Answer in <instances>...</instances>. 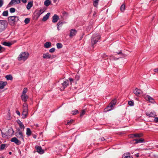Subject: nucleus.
<instances>
[{
    "mask_svg": "<svg viewBox=\"0 0 158 158\" xmlns=\"http://www.w3.org/2000/svg\"><path fill=\"white\" fill-rule=\"evenodd\" d=\"M29 55V53L27 52H22L20 54L18 57V60L19 61H25L28 59Z\"/></svg>",
    "mask_w": 158,
    "mask_h": 158,
    "instance_id": "nucleus-1",
    "label": "nucleus"
},
{
    "mask_svg": "<svg viewBox=\"0 0 158 158\" xmlns=\"http://www.w3.org/2000/svg\"><path fill=\"white\" fill-rule=\"evenodd\" d=\"M28 105L25 102L23 105V118H26L27 115L28 113Z\"/></svg>",
    "mask_w": 158,
    "mask_h": 158,
    "instance_id": "nucleus-2",
    "label": "nucleus"
},
{
    "mask_svg": "<svg viewBox=\"0 0 158 158\" xmlns=\"http://www.w3.org/2000/svg\"><path fill=\"white\" fill-rule=\"evenodd\" d=\"M101 38L100 36L98 33L94 34L91 38V43L92 46L97 43L99 40Z\"/></svg>",
    "mask_w": 158,
    "mask_h": 158,
    "instance_id": "nucleus-3",
    "label": "nucleus"
},
{
    "mask_svg": "<svg viewBox=\"0 0 158 158\" xmlns=\"http://www.w3.org/2000/svg\"><path fill=\"white\" fill-rule=\"evenodd\" d=\"M19 19V17L16 16H10L8 18L9 23L12 26L14 25L15 22L17 21Z\"/></svg>",
    "mask_w": 158,
    "mask_h": 158,
    "instance_id": "nucleus-4",
    "label": "nucleus"
},
{
    "mask_svg": "<svg viewBox=\"0 0 158 158\" xmlns=\"http://www.w3.org/2000/svg\"><path fill=\"white\" fill-rule=\"evenodd\" d=\"M7 24L5 20H0V32L3 31L6 28Z\"/></svg>",
    "mask_w": 158,
    "mask_h": 158,
    "instance_id": "nucleus-5",
    "label": "nucleus"
},
{
    "mask_svg": "<svg viewBox=\"0 0 158 158\" xmlns=\"http://www.w3.org/2000/svg\"><path fill=\"white\" fill-rule=\"evenodd\" d=\"M69 85V82L68 80H66L64 81V82L61 84L62 86L61 87L60 89L61 90H63Z\"/></svg>",
    "mask_w": 158,
    "mask_h": 158,
    "instance_id": "nucleus-6",
    "label": "nucleus"
},
{
    "mask_svg": "<svg viewBox=\"0 0 158 158\" xmlns=\"http://www.w3.org/2000/svg\"><path fill=\"white\" fill-rule=\"evenodd\" d=\"M16 136L20 140L23 141L24 140V137L22 132L21 131H19L18 132H16Z\"/></svg>",
    "mask_w": 158,
    "mask_h": 158,
    "instance_id": "nucleus-7",
    "label": "nucleus"
},
{
    "mask_svg": "<svg viewBox=\"0 0 158 158\" xmlns=\"http://www.w3.org/2000/svg\"><path fill=\"white\" fill-rule=\"evenodd\" d=\"M35 148L36 149L37 152L39 154H42L44 153V150L42 149L41 146H36Z\"/></svg>",
    "mask_w": 158,
    "mask_h": 158,
    "instance_id": "nucleus-8",
    "label": "nucleus"
},
{
    "mask_svg": "<svg viewBox=\"0 0 158 158\" xmlns=\"http://www.w3.org/2000/svg\"><path fill=\"white\" fill-rule=\"evenodd\" d=\"M21 2V0H11L9 5L12 6L13 5L19 4Z\"/></svg>",
    "mask_w": 158,
    "mask_h": 158,
    "instance_id": "nucleus-9",
    "label": "nucleus"
},
{
    "mask_svg": "<svg viewBox=\"0 0 158 158\" xmlns=\"http://www.w3.org/2000/svg\"><path fill=\"white\" fill-rule=\"evenodd\" d=\"M133 93L136 96H138L142 93V91L137 88H136L133 91Z\"/></svg>",
    "mask_w": 158,
    "mask_h": 158,
    "instance_id": "nucleus-10",
    "label": "nucleus"
},
{
    "mask_svg": "<svg viewBox=\"0 0 158 158\" xmlns=\"http://www.w3.org/2000/svg\"><path fill=\"white\" fill-rule=\"evenodd\" d=\"M11 141L14 142L17 145L20 144L21 143L20 141L19 140L16 138L14 137L11 139Z\"/></svg>",
    "mask_w": 158,
    "mask_h": 158,
    "instance_id": "nucleus-11",
    "label": "nucleus"
},
{
    "mask_svg": "<svg viewBox=\"0 0 158 158\" xmlns=\"http://www.w3.org/2000/svg\"><path fill=\"white\" fill-rule=\"evenodd\" d=\"M146 115L151 117H153L156 116V113L154 112H147L146 113Z\"/></svg>",
    "mask_w": 158,
    "mask_h": 158,
    "instance_id": "nucleus-12",
    "label": "nucleus"
},
{
    "mask_svg": "<svg viewBox=\"0 0 158 158\" xmlns=\"http://www.w3.org/2000/svg\"><path fill=\"white\" fill-rule=\"evenodd\" d=\"M7 83L6 81H0V89H2L7 85Z\"/></svg>",
    "mask_w": 158,
    "mask_h": 158,
    "instance_id": "nucleus-13",
    "label": "nucleus"
},
{
    "mask_svg": "<svg viewBox=\"0 0 158 158\" xmlns=\"http://www.w3.org/2000/svg\"><path fill=\"white\" fill-rule=\"evenodd\" d=\"M21 98L22 100L24 102H26L28 98V96L27 94L21 95Z\"/></svg>",
    "mask_w": 158,
    "mask_h": 158,
    "instance_id": "nucleus-14",
    "label": "nucleus"
},
{
    "mask_svg": "<svg viewBox=\"0 0 158 158\" xmlns=\"http://www.w3.org/2000/svg\"><path fill=\"white\" fill-rule=\"evenodd\" d=\"M59 17L56 14L54 15L52 17V21L53 23L57 22L59 19Z\"/></svg>",
    "mask_w": 158,
    "mask_h": 158,
    "instance_id": "nucleus-15",
    "label": "nucleus"
},
{
    "mask_svg": "<svg viewBox=\"0 0 158 158\" xmlns=\"http://www.w3.org/2000/svg\"><path fill=\"white\" fill-rule=\"evenodd\" d=\"M77 33V31L74 29H71L70 31V36L72 37L73 36L75 35Z\"/></svg>",
    "mask_w": 158,
    "mask_h": 158,
    "instance_id": "nucleus-16",
    "label": "nucleus"
},
{
    "mask_svg": "<svg viewBox=\"0 0 158 158\" xmlns=\"http://www.w3.org/2000/svg\"><path fill=\"white\" fill-rule=\"evenodd\" d=\"M51 56L48 53H44L43 54V58L45 59H49L50 58Z\"/></svg>",
    "mask_w": 158,
    "mask_h": 158,
    "instance_id": "nucleus-17",
    "label": "nucleus"
},
{
    "mask_svg": "<svg viewBox=\"0 0 158 158\" xmlns=\"http://www.w3.org/2000/svg\"><path fill=\"white\" fill-rule=\"evenodd\" d=\"M145 99L146 100L148 101L149 102L151 103H154V99L149 96H147L145 97Z\"/></svg>",
    "mask_w": 158,
    "mask_h": 158,
    "instance_id": "nucleus-18",
    "label": "nucleus"
},
{
    "mask_svg": "<svg viewBox=\"0 0 158 158\" xmlns=\"http://www.w3.org/2000/svg\"><path fill=\"white\" fill-rule=\"evenodd\" d=\"M17 122L19 124L20 128L24 130L25 128L24 126L21 121L19 120H18Z\"/></svg>",
    "mask_w": 158,
    "mask_h": 158,
    "instance_id": "nucleus-19",
    "label": "nucleus"
},
{
    "mask_svg": "<svg viewBox=\"0 0 158 158\" xmlns=\"http://www.w3.org/2000/svg\"><path fill=\"white\" fill-rule=\"evenodd\" d=\"M50 14V13H48L45 16L43 17L42 19V21L44 22L46 21L49 18Z\"/></svg>",
    "mask_w": 158,
    "mask_h": 158,
    "instance_id": "nucleus-20",
    "label": "nucleus"
},
{
    "mask_svg": "<svg viewBox=\"0 0 158 158\" xmlns=\"http://www.w3.org/2000/svg\"><path fill=\"white\" fill-rule=\"evenodd\" d=\"M116 103V100L114 99L112 100L110 103L109 104V106H108V107H110L112 108L115 105Z\"/></svg>",
    "mask_w": 158,
    "mask_h": 158,
    "instance_id": "nucleus-21",
    "label": "nucleus"
},
{
    "mask_svg": "<svg viewBox=\"0 0 158 158\" xmlns=\"http://www.w3.org/2000/svg\"><path fill=\"white\" fill-rule=\"evenodd\" d=\"M33 6V2H28L26 8L27 10H29Z\"/></svg>",
    "mask_w": 158,
    "mask_h": 158,
    "instance_id": "nucleus-22",
    "label": "nucleus"
},
{
    "mask_svg": "<svg viewBox=\"0 0 158 158\" xmlns=\"http://www.w3.org/2000/svg\"><path fill=\"white\" fill-rule=\"evenodd\" d=\"M130 154L129 153H124L123 155V158H133L132 156H130Z\"/></svg>",
    "mask_w": 158,
    "mask_h": 158,
    "instance_id": "nucleus-23",
    "label": "nucleus"
},
{
    "mask_svg": "<svg viewBox=\"0 0 158 158\" xmlns=\"http://www.w3.org/2000/svg\"><path fill=\"white\" fill-rule=\"evenodd\" d=\"M51 3L50 0H46L44 2V5L46 6H48Z\"/></svg>",
    "mask_w": 158,
    "mask_h": 158,
    "instance_id": "nucleus-24",
    "label": "nucleus"
},
{
    "mask_svg": "<svg viewBox=\"0 0 158 158\" xmlns=\"http://www.w3.org/2000/svg\"><path fill=\"white\" fill-rule=\"evenodd\" d=\"M134 140L135 141V143H142L144 141V140L143 139H134Z\"/></svg>",
    "mask_w": 158,
    "mask_h": 158,
    "instance_id": "nucleus-25",
    "label": "nucleus"
},
{
    "mask_svg": "<svg viewBox=\"0 0 158 158\" xmlns=\"http://www.w3.org/2000/svg\"><path fill=\"white\" fill-rule=\"evenodd\" d=\"M51 43L49 42H46L44 44V47L46 48H48L51 46Z\"/></svg>",
    "mask_w": 158,
    "mask_h": 158,
    "instance_id": "nucleus-26",
    "label": "nucleus"
},
{
    "mask_svg": "<svg viewBox=\"0 0 158 158\" xmlns=\"http://www.w3.org/2000/svg\"><path fill=\"white\" fill-rule=\"evenodd\" d=\"M2 44L4 45L7 46H10L12 45L13 44V43L11 42H3Z\"/></svg>",
    "mask_w": 158,
    "mask_h": 158,
    "instance_id": "nucleus-27",
    "label": "nucleus"
},
{
    "mask_svg": "<svg viewBox=\"0 0 158 158\" xmlns=\"http://www.w3.org/2000/svg\"><path fill=\"white\" fill-rule=\"evenodd\" d=\"M31 132L30 129L29 128H27L26 132L27 135L28 136H30L31 135Z\"/></svg>",
    "mask_w": 158,
    "mask_h": 158,
    "instance_id": "nucleus-28",
    "label": "nucleus"
},
{
    "mask_svg": "<svg viewBox=\"0 0 158 158\" xmlns=\"http://www.w3.org/2000/svg\"><path fill=\"white\" fill-rule=\"evenodd\" d=\"M99 1V0H94L93 4L95 7H97Z\"/></svg>",
    "mask_w": 158,
    "mask_h": 158,
    "instance_id": "nucleus-29",
    "label": "nucleus"
},
{
    "mask_svg": "<svg viewBox=\"0 0 158 158\" xmlns=\"http://www.w3.org/2000/svg\"><path fill=\"white\" fill-rule=\"evenodd\" d=\"M5 77L6 78V79L8 80H12L13 79V77L12 76L10 75H6V76Z\"/></svg>",
    "mask_w": 158,
    "mask_h": 158,
    "instance_id": "nucleus-30",
    "label": "nucleus"
},
{
    "mask_svg": "<svg viewBox=\"0 0 158 158\" xmlns=\"http://www.w3.org/2000/svg\"><path fill=\"white\" fill-rule=\"evenodd\" d=\"M135 137H140L143 136V134L142 133H140V134H135Z\"/></svg>",
    "mask_w": 158,
    "mask_h": 158,
    "instance_id": "nucleus-31",
    "label": "nucleus"
},
{
    "mask_svg": "<svg viewBox=\"0 0 158 158\" xmlns=\"http://www.w3.org/2000/svg\"><path fill=\"white\" fill-rule=\"evenodd\" d=\"M27 88H24L23 90L22 95L26 94V93L27 92Z\"/></svg>",
    "mask_w": 158,
    "mask_h": 158,
    "instance_id": "nucleus-32",
    "label": "nucleus"
},
{
    "mask_svg": "<svg viewBox=\"0 0 158 158\" xmlns=\"http://www.w3.org/2000/svg\"><path fill=\"white\" fill-rule=\"evenodd\" d=\"M63 45L62 44L60 43H58L56 44L57 48H60L62 47Z\"/></svg>",
    "mask_w": 158,
    "mask_h": 158,
    "instance_id": "nucleus-33",
    "label": "nucleus"
},
{
    "mask_svg": "<svg viewBox=\"0 0 158 158\" xmlns=\"http://www.w3.org/2000/svg\"><path fill=\"white\" fill-rule=\"evenodd\" d=\"M125 6L124 4L122 5L120 7V10L122 11H123L125 9Z\"/></svg>",
    "mask_w": 158,
    "mask_h": 158,
    "instance_id": "nucleus-34",
    "label": "nucleus"
},
{
    "mask_svg": "<svg viewBox=\"0 0 158 158\" xmlns=\"http://www.w3.org/2000/svg\"><path fill=\"white\" fill-rule=\"evenodd\" d=\"M30 19L29 18H26L25 19L24 23L26 24H28L29 23Z\"/></svg>",
    "mask_w": 158,
    "mask_h": 158,
    "instance_id": "nucleus-35",
    "label": "nucleus"
},
{
    "mask_svg": "<svg viewBox=\"0 0 158 158\" xmlns=\"http://www.w3.org/2000/svg\"><path fill=\"white\" fill-rule=\"evenodd\" d=\"M2 15L4 16H7L8 15V11H4L2 13Z\"/></svg>",
    "mask_w": 158,
    "mask_h": 158,
    "instance_id": "nucleus-36",
    "label": "nucleus"
},
{
    "mask_svg": "<svg viewBox=\"0 0 158 158\" xmlns=\"http://www.w3.org/2000/svg\"><path fill=\"white\" fill-rule=\"evenodd\" d=\"M15 9L14 8L12 7L10 9V11L11 13L15 12Z\"/></svg>",
    "mask_w": 158,
    "mask_h": 158,
    "instance_id": "nucleus-37",
    "label": "nucleus"
},
{
    "mask_svg": "<svg viewBox=\"0 0 158 158\" xmlns=\"http://www.w3.org/2000/svg\"><path fill=\"white\" fill-rule=\"evenodd\" d=\"M78 112V110H74L72 111V114L73 115L76 114Z\"/></svg>",
    "mask_w": 158,
    "mask_h": 158,
    "instance_id": "nucleus-38",
    "label": "nucleus"
},
{
    "mask_svg": "<svg viewBox=\"0 0 158 158\" xmlns=\"http://www.w3.org/2000/svg\"><path fill=\"white\" fill-rule=\"evenodd\" d=\"M85 110H83L81 112V113L80 114V117H82L85 114Z\"/></svg>",
    "mask_w": 158,
    "mask_h": 158,
    "instance_id": "nucleus-39",
    "label": "nucleus"
},
{
    "mask_svg": "<svg viewBox=\"0 0 158 158\" xmlns=\"http://www.w3.org/2000/svg\"><path fill=\"white\" fill-rule=\"evenodd\" d=\"M6 144H2L1 145L0 149L1 150H3L6 147Z\"/></svg>",
    "mask_w": 158,
    "mask_h": 158,
    "instance_id": "nucleus-40",
    "label": "nucleus"
},
{
    "mask_svg": "<svg viewBox=\"0 0 158 158\" xmlns=\"http://www.w3.org/2000/svg\"><path fill=\"white\" fill-rule=\"evenodd\" d=\"M128 104L130 106H133L134 105V103L133 102L131 101H129Z\"/></svg>",
    "mask_w": 158,
    "mask_h": 158,
    "instance_id": "nucleus-41",
    "label": "nucleus"
},
{
    "mask_svg": "<svg viewBox=\"0 0 158 158\" xmlns=\"http://www.w3.org/2000/svg\"><path fill=\"white\" fill-rule=\"evenodd\" d=\"M55 49L54 48H52L49 50V52H50L52 53L55 51Z\"/></svg>",
    "mask_w": 158,
    "mask_h": 158,
    "instance_id": "nucleus-42",
    "label": "nucleus"
},
{
    "mask_svg": "<svg viewBox=\"0 0 158 158\" xmlns=\"http://www.w3.org/2000/svg\"><path fill=\"white\" fill-rule=\"evenodd\" d=\"M2 136L3 138L6 137L7 135L6 133H4L2 131Z\"/></svg>",
    "mask_w": 158,
    "mask_h": 158,
    "instance_id": "nucleus-43",
    "label": "nucleus"
},
{
    "mask_svg": "<svg viewBox=\"0 0 158 158\" xmlns=\"http://www.w3.org/2000/svg\"><path fill=\"white\" fill-rule=\"evenodd\" d=\"M3 4V0H0V7L2 6Z\"/></svg>",
    "mask_w": 158,
    "mask_h": 158,
    "instance_id": "nucleus-44",
    "label": "nucleus"
},
{
    "mask_svg": "<svg viewBox=\"0 0 158 158\" xmlns=\"http://www.w3.org/2000/svg\"><path fill=\"white\" fill-rule=\"evenodd\" d=\"M129 137L131 138H134L135 137V134H131L130 135H129Z\"/></svg>",
    "mask_w": 158,
    "mask_h": 158,
    "instance_id": "nucleus-45",
    "label": "nucleus"
},
{
    "mask_svg": "<svg viewBox=\"0 0 158 158\" xmlns=\"http://www.w3.org/2000/svg\"><path fill=\"white\" fill-rule=\"evenodd\" d=\"M4 48L1 45H0V53L2 52L4 50Z\"/></svg>",
    "mask_w": 158,
    "mask_h": 158,
    "instance_id": "nucleus-46",
    "label": "nucleus"
},
{
    "mask_svg": "<svg viewBox=\"0 0 158 158\" xmlns=\"http://www.w3.org/2000/svg\"><path fill=\"white\" fill-rule=\"evenodd\" d=\"M44 12V10H43L40 9L39 11V15H40Z\"/></svg>",
    "mask_w": 158,
    "mask_h": 158,
    "instance_id": "nucleus-47",
    "label": "nucleus"
},
{
    "mask_svg": "<svg viewBox=\"0 0 158 158\" xmlns=\"http://www.w3.org/2000/svg\"><path fill=\"white\" fill-rule=\"evenodd\" d=\"M73 120H70L69 121L67 122V123L66 125H69L70 123H71L73 122Z\"/></svg>",
    "mask_w": 158,
    "mask_h": 158,
    "instance_id": "nucleus-48",
    "label": "nucleus"
},
{
    "mask_svg": "<svg viewBox=\"0 0 158 158\" xmlns=\"http://www.w3.org/2000/svg\"><path fill=\"white\" fill-rule=\"evenodd\" d=\"M154 121L156 123H158V117H155V118Z\"/></svg>",
    "mask_w": 158,
    "mask_h": 158,
    "instance_id": "nucleus-49",
    "label": "nucleus"
},
{
    "mask_svg": "<svg viewBox=\"0 0 158 158\" xmlns=\"http://www.w3.org/2000/svg\"><path fill=\"white\" fill-rule=\"evenodd\" d=\"M79 78V76L77 75L75 77V79L77 81H78Z\"/></svg>",
    "mask_w": 158,
    "mask_h": 158,
    "instance_id": "nucleus-50",
    "label": "nucleus"
},
{
    "mask_svg": "<svg viewBox=\"0 0 158 158\" xmlns=\"http://www.w3.org/2000/svg\"><path fill=\"white\" fill-rule=\"evenodd\" d=\"M154 71L155 72H156V73H158V68L154 69Z\"/></svg>",
    "mask_w": 158,
    "mask_h": 158,
    "instance_id": "nucleus-51",
    "label": "nucleus"
},
{
    "mask_svg": "<svg viewBox=\"0 0 158 158\" xmlns=\"http://www.w3.org/2000/svg\"><path fill=\"white\" fill-rule=\"evenodd\" d=\"M59 27L61 26H62V24H63V22H59L57 24H59Z\"/></svg>",
    "mask_w": 158,
    "mask_h": 158,
    "instance_id": "nucleus-52",
    "label": "nucleus"
},
{
    "mask_svg": "<svg viewBox=\"0 0 158 158\" xmlns=\"http://www.w3.org/2000/svg\"><path fill=\"white\" fill-rule=\"evenodd\" d=\"M69 79L70 82H72L73 81V79L71 78L70 77Z\"/></svg>",
    "mask_w": 158,
    "mask_h": 158,
    "instance_id": "nucleus-53",
    "label": "nucleus"
},
{
    "mask_svg": "<svg viewBox=\"0 0 158 158\" xmlns=\"http://www.w3.org/2000/svg\"><path fill=\"white\" fill-rule=\"evenodd\" d=\"M59 24H57V30H58V31H59L60 30V29H59Z\"/></svg>",
    "mask_w": 158,
    "mask_h": 158,
    "instance_id": "nucleus-54",
    "label": "nucleus"
},
{
    "mask_svg": "<svg viewBox=\"0 0 158 158\" xmlns=\"http://www.w3.org/2000/svg\"><path fill=\"white\" fill-rule=\"evenodd\" d=\"M16 113L17 114H18V115H20V112H19V111H18V110H17V111H16Z\"/></svg>",
    "mask_w": 158,
    "mask_h": 158,
    "instance_id": "nucleus-55",
    "label": "nucleus"
},
{
    "mask_svg": "<svg viewBox=\"0 0 158 158\" xmlns=\"http://www.w3.org/2000/svg\"><path fill=\"white\" fill-rule=\"evenodd\" d=\"M22 2L23 3H26L27 2V0H22Z\"/></svg>",
    "mask_w": 158,
    "mask_h": 158,
    "instance_id": "nucleus-56",
    "label": "nucleus"
},
{
    "mask_svg": "<svg viewBox=\"0 0 158 158\" xmlns=\"http://www.w3.org/2000/svg\"><path fill=\"white\" fill-rule=\"evenodd\" d=\"M117 53L118 54H122V52H121L120 51L118 52H117Z\"/></svg>",
    "mask_w": 158,
    "mask_h": 158,
    "instance_id": "nucleus-57",
    "label": "nucleus"
},
{
    "mask_svg": "<svg viewBox=\"0 0 158 158\" xmlns=\"http://www.w3.org/2000/svg\"><path fill=\"white\" fill-rule=\"evenodd\" d=\"M10 110H9V111H8V115H9V117H10Z\"/></svg>",
    "mask_w": 158,
    "mask_h": 158,
    "instance_id": "nucleus-58",
    "label": "nucleus"
},
{
    "mask_svg": "<svg viewBox=\"0 0 158 158\" xmlns=\"http://www.w3.org/2000/svg\"><path fill=\"white\" fill-rule=\"evenodd\" d=\"M135 156L136 157H138L139 156V154H135Z\"/></svg>",
    "mask_w": 158,
    "mask_h": 158,
    "instance_id": "nucleus-59",
    "label": "nucleus"
},
{
    "mask_svg": "<svg viewBox=\"0 0 158 158\" xmlns=\"http://www.w3.org/2000/svg\"><path fill=\"white\" fill-rule=\"evenodd\" d=\"M57 0H53V2L54 3H56V2Z\"/></svg>",
    "mask_w": 158,
    "mask_h": 158,
    "instance_id": "nucleus-60",
    "label": "nucleus"
},
{
    "mask_svg": "<svg viewBox=\"0 0 158 158\" xmlns=\"http://www.w3.org/2000/svg\"><path fill=\"white\" fill-rule=\"evenodd\" d=\"M102 141H103V140H105V139L104 138H101V139Z\"/></svg>",
    "mask_w": 158,
    "mask_h": 158,
    "instance_id": "nucleus-61",
    "label": "nucleus"
},
{
    "mask_svg": "<svg viewBox=\"0 0 158 158\" xmlns=\"http://www.w3.org/2000/svg\"><path fill=\"white\" fill-rule=\"evenodd\" d=\"M11 153H11V152H9V154L10 155L11 154Z\"/></svg>",
    "mask_w": 158,
    "mask_h": 158,
    "instance_id": "nucleus-62",
    "label": "nucleus"
},
{
    "mask_svg": "<svg viewBox=\"0 0 158 158\" xmlns=\"http://www.w3.org/2000/svg\"><path fill=\"white\" fill-rule=\"evenodd\" d=\"M111 109H112L111 108V109H109L108 110H111Z\"/></svg>",
    "mask_w": 158,
    "mask_h": 158,
    "instance_id": "nucleus-63",
    "label": "nucleus"
},
{
    "mask_svg": "<svg viewBox=\"0 0 158 158\" xmlns=\"http://www.w3.org/2000/svg\"><path fill=\"white\" fill-rule=\"evenodd\" d=\"M4 158V157H3V156H2V157H0V158Z\"/></svg>",
    "mask_w": 158,
    "mask_h": 158,
    "instance_id": "nucleus-64",
    "label": "nucleus"
}]
</instances>
